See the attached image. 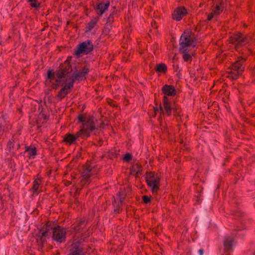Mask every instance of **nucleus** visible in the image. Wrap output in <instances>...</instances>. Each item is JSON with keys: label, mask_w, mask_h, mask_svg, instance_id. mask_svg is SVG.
Masks as SVG:
<instances>
[{"label": "nucleus", "mask_w": 255, "mask_h": 255, "mask_svg": "<svg viewBox=\"0 0 255 255\" xmlns=\"http://www.w3.org/2000/svg\"><path fill=\"white\" fill-rule=\"evenodd\" d=\"M53 233V240L58 243L65 241L66 232L64 228L61 227L54 228L51 223H48L40 229L37 238L39 244H42L46 238L50 237L51 233Z\"/></svg>", "instance_id": "1"}, {"label": "nucleus", "mask_w": 255, "mask_h": 255, "mask_svg": "<svg viewBox=\"0 0 255 255\" xmlns=\"http://www.w3.org/2000/svg\"><path fill=\"white\" fill-rule=\"evenodd\" d=\"M95 129L94 119L93 117L88 118L85 120L83 127L75 135L68 133L65 135L63 141L72 143L80 141V139L86 138L90 135L91 132Z\"/></svg>", "instance_id": "2"}, {"label": "nucleus", "mask_w": 255, "mask_h": 255, "mask_svg": "<svg viewBox=\"0 0 255 255\" xmlns=\"http://www.w3.org/2000/svg\"><path fill=\"white\" fill-rule=\"evenodd\" d=\"M68 69H60L56 73V80L57 82H60L62 80L70 81L72 80L73 84L74 81L76 80H82L88 72V69L87 67H84L81 71H78L71 73Z\"/></svg>", "instance_id": "3"}, {"label": "nucleus", "mask_w": 255, "mask_h": 255, "mask_svg": "<svg viewBox=\"0 0 255 255\" xmlns=\"http://www.w3.org/2000/svg\"><path fill=\"white\" fill-rule=\"evenodd\" d=\"M47 78L50 80V82L54 81L55 82V88H57V87L59 86H62L64 85V87L59 92L57 97L59 99L61 100L64 98L67 94L70 92L71 89L73 87V81L70 80L69 81H67L66 79L65 80H62L60 82H57L56 80V74L48 71Z\"/></svg>", "instance_id": "4"}, {"label": "nucleus", "mask_w": 255, "mask_h": 255, "mask_svg": "<svg viewBox=\"0 0 255 255\" xmlns=\"http://www.w3.org/2000/svg\"><path fill=\"white\" fill-rule=\"evenodd\" d=\"M246 59L242 57H239L231 66L227 72V77L233 80L237 79L240 76L244 70L243 64Z\"/></svg>", "instance_id": "5"}, {"label": "nucleus", "mask_w": 255, "mask_h": 255, "mask_svg": "<svg viewBox=\"0 0 255 255\" xmlns=\"http://www.w3.org/2000/svg\"><path fill=\"white\" fill-rule=\"evenodd\" d=\"M196 39L192 36L189 31H185L181 35L180 39V48H184L186 53L194 55V51L192 48L196 46Z\"/></svg>", "instance_id": "6"}, {"label": "nucleus", "mask_w": 255, "mask_h": 255, "mask_svg": "<svg viewBox=\"0 0 255 255\" xmlns=\"http://www.w3.org/2000/svg\"><path fill=\"white\" fill-rule=\"evenodd\" d=\"M146 181L153 193H155L158 190L160 181V176L159 174L154 172L147 173Z\"/></svg>", "instance_id": "7"}, {"label": "nucleus", "mask_w": 255, "mask_h": 255, "mask_svg": "<svg viewBox=\"0 0 255 255\" xmlns=\"http://www.w3.org/2000/svg\"><path fill=\"white\" fill-rule=\"evenodd\" d=\"M250 40L249 37L241 33H238L231 36L230 42L236 47L243 46L248 43Z\"/></svg>", "instance_id": "8"}, {"label": "nucleus", "mask_w": 255, "mask_h": 255, "mask_svg": "<svg viewBox=\"0 0 255 255\" xmlns=\"http://www.w3.org/2000/svg\"><path fill=\"white\" fill-rule=\"evenodd\" d=\"M96 173L95 169L93 168L89 163H87L82 173L81 181L83 185L88 183L92 176Z\"/></svg>", "instance_id": "9"}, {"label": "nucleus", "mask_w": 255, "mask_h": 255, "mask_svg": "<svg viewBox=\"0 0 255 255\" xmlns=\"http://www.w3.org/2000/svg\"><path fill=\"white\" fill-rule=\"evenodd\" d=\"M93 49V45L90 40L86 41L81 43L75 52L76 55L81 54H87Z\"/></svg>", "instance_id": "10"}, {"label": "nucleus", "mask_w": 255, "mask_h": 255, "mask_svg": "<svg viewBox=\"0 0 255 255\" xmlns=\"http://www.w3.org/2000/svg\"><path fill=\"white\" fill-rule=\"evenodd\" d=\"M219 2L213 1V6L211 10V12L207 16L208 20H211L212 18L219 15L223 11V8L221 7V4Z\"/></svg>", "instance_id": "11"}, {"label": "nucleus", "mask_w": 255, "mask_h": 255, "mask_svg": "<svg viewBox=\"0 0 255 255\" xmlns=\"http://www.w3.org/2000/svg\"><path fill=\"white\" fill-rule=\"evenodd\" d=\"M163 108L160 106V110L161 112L164 111L167 116H170L171 115V110L172 107L169 101V99L167 97L164 96L163 99Z\"/></svg>", "instance_id": "12"}, {"label": "nucleus", "mask_w": 255, "mask_h": 255, "mask_svg": "<svg viewBox=\"0 0 255 255\" xmlns=\"http://www.w3.org/2000/svg\"><path fill=\"white\" fill-rule=\"evenodd\" d=\"M187 13V10L184 7H179L176 8L172 14L174 19L179 21Z\"/></svg>", "instance_id": "13"}, {"label": "nucleus", "mask_w": 255, "mask_h": 255, "mask_svg": "<svg viewBox=\"0 0 255 255\" xmlns=\"http://www.w3.org/2000/svg\"><path fill=\"white\" fill-rule=\"evenodd\" d=\"M109 5V1H107L105 3L99 1L97 4V6L96 8V10L97 14L100 16L102 15L105 12V11L108 9Z\"/></svg>", "instance_id": "14"}, {"label": "nucleus", "mask_w": 255, "mask_h": 255, "mask_svg": "<svg viewBox=\"0 0 255 255\" xmlns=\"http://www.w3.org/2000/svg\"><path fill=\"white\" fill-rule=\"evenodd\" d=\"M162 91L164 94V96H174L176 94V91L174 87L172 85H164L162 88Z\"/></svg>", "instance_id": "15"}, {"label": "nucleus", "mask_w": 255, "mask_h": 255, "mask_svg": "<svg viewBox=\"0 0 255 255\" xmlns=\"http://www.w3.org/2000/svg\"><path fill=\"white\" fill-rule=\"evenodd\" d=\"M234 245V238L229 235L226 236L224 240V249L226 251H230L232 250Z\"/></svg>", "instance_id": "16"}, {"label": "nucleus", "mask_w": 255, "mask_h": 255, "mask_svg": "<svg viewBox=\"0 0 255 255\" xmlns=\"http://www.w3.org/2000/svg\"><path fill=\"white\" fill-rule=\"evenodd\" d=\"M184 47L179 49V51L182 54V57L184 60L186 62L191 61L194 55L188 53H186Z\"/></svg>", "instance_id": "17"}, {"label": "nucleus", "mask_w": 255, "mask_h": 255, "mask_svg": "<svg viewBox=\"0 0 255 255\" xmlns=\"http://www.w3.org/2000/svg\"><path fill=\"white\" fill-rule=\"evenodd\" d=\"M154 69L156 72L160 73H165L167 70L166 65L164 63L157 64Z\"/></svg>", "instance_id": "18"}, {"label": "nucleus", "mask_w": 255, "mask_h": 255, "mask_svg": "<svg viewBox=\"0 0 255 255\" xmlns=\"http://www.w3.org/2000/svg\"><path fill=\"white\" fill-rule=\"evenodd\" d=\"M26 151L28 153L29 156L30 158H34L36 154V148L31 146L26 147Z\"/></svg>", "instance_id": "19"}, {"label": "nucleus", "mask_w": 255, "mask_h": 255, "mask_svg": "<svg viewBox=\"0 0 255 255\" xmlns=\"http://www.w3.org/2000/svg\"><path fill=\"white\" fill-rule=\"evenodd\" d=\"M126 196V193L125 192V189H121V191L118 194L117 200H118V202H120V204H122Z\"/></svg>", "instance_id": "20"}, {"label": "nucleus", "mask_w": 255, "mask_h": 255, "mask_svg": "<svg viewBox=\"0 0 255 255\" xmlns=\"http://www.w3.org/2000/svg\"><path fill=\"white\" fill-rule=\"evenodd\" d=\"M40 184V181L39 179L35 180L34 181L33 185L32 187V190L34 194H37L39 191L38 190V188Z\"/></svg>", "instance_id": "21"}, {"label": "nucleus", "mask_w": 255, "mask_h": 255, "mask_svg": "<svg viewBox=\"0 0 255 255\" xmlns=\"http://www.w3.org/2000/svg\"><path fill=\"white\" fill-rule=\"evenodd\" d=\"M98 20V18H95L94 20H92L91 22H90L87 27V31L91 30L96 25Z\"/></svg>", "instance_id": "22"}, {"label": "nucleus", "mask_w": 255, "mask_h": 255, "mask_svg": "<svg viewBox=\"0 0 255 255\" xmlns=\"http://www.w3.org/2000/svg\"><path fill=\"white\" fill-rule=\"evenodd\" d=\"M4 120L3 118H0V135H1L3 132V123Z\"/></svg>", "instance_id": "23"}, {"label": "nucleus", "mask_w": 255, "mask_h": 255, "mask_svg": "<svg viewBox=\"0 0 255 255\" xmlns=\"http://www.w3.org/2000/svg\"><path fill=\"white\" fill-rule=\"evenodd\" d=\"M29 1L30 2V5L33 7H38L39 5V3H37L36 0H29Z\"/></svg>", "instance_id": "24"}, {"label": "nucleus", "mask_w": 255, "mask_h": 255, "mask_svg": "<svg viewBox=\"0 0 255 255\" xmlns=\"http://www.w3.org/2000/svg\"><path fill=\"white\" fill-rule=\"evenodd\" d=\"M142 199L145 203H148L150 201V198L147 196H143L142 197Z\"/></svg>", "instance_id": "25"}, {"label": "nucleus", "mask_w": 255, "mask_h": 255, "mask_svg": "<svg viewBox=\"0 0 255 255\" xmlns=\"http://www.w3.org/2000/svg\"><path fill=\"white\" fill-rule=\"evenodd\" d=\"M131 156L129 153H127L124 156V157L123 158L124 160H129L131 159Z\"/></svg>", "instance_id": "26"}, {"label": "nucleus", "mask_w": 255, "mask_h": 255, "mask_svg": "<svg viewBox=\"0 0 255 255\" xmlns=\"http://www.w3.org/2000/svg\"><path fill=\"white\" fill-rule=\"evenodd\" d=\"M78 119L80 122H83L84 121V117L80 115L78 117Z\"/></svg>", "instance_id": "27"}, {"label": "nucleus", "mask_w": 255, "mask_h": 255, "mask_svg": "<svg viewBox=\"0 0 255 255\" xmlns=\"http://www.w3.org/2000/svg\"><path fill=\"white\" fill-rule=\"evenodd\" d=\"M198 252H199L200 255H203V252H204L203 250L200 249L199 250Z\"/></svg>", "instance_id": "28"}, {"label": "nucleus", "mask_w": 255, "mask_h": 255, "mask_svg": "<svg viewBox=\"0 0 255 255\" xmlns=\"http://www.w3.org/2000/svg\"><path fill=\"white\" fill-rule=\"evenodd\" d=\"M213 1L219 2L220 3H222V0H213Z\"/></svg>", "instance_id": "29"}, {"label": "nucleus", "mask_w": 255, "mask_h": 255, "mask_svg": "<svg viewBox=\"0 0 255 255\" xmlns=\"http://www.w3.org/2000/svg\"><path fill=\"white\" fill-rule=\"evenodd\" d=\"M111 18H113V16L112 14H110V15L109 16V17L108 19H109V20H110V19H111Z\"/></svg>", "instance_id": "30"}, {"label": "nucleus", "mask_w": 255, "mask_h": 255, "mask_svg": "<svg viewBox=\"0 0 255 255\" xmlns=\"http://www.w3.org/2000/svg\"><path fill=\"white\" fill-rule=\"evenodd\" d=\"M158 111V108H154V112L156 113V112Z\"/></svg>", "instance_id": "31"}, {"label": "nucleus", "mask_w": 255, "mask_h": 255, "mask_svg": "<svg viewBox=\"0 0 255 255\" xmlns=\"http://www.w3.org/2000/svg\"><path fill=\"white\" fill-rule=\"evenodd\" d=\"M70 184V183L69 182H67V184H66L67 186H68Z\"/></svg>", "instance_id": "32"}, {"label": "nucleus", "mask_w": 255, "mask_h": 255, "mask_svg": "<svg viewBox=\"0 0 255 255\" xmlns=\"http://www.w3.org/2000/svg\"><path fill=\"white\" fill-rule=\"evenodd\" d=\"M117 203V201H116V199H115V203H114V205H115V204H116Z\"/></svg>", "instance_id": "33"}, {"label": "nucleus", "mask_w": 255, "mask_h": 255, "mask_svg": "<svg viewBox=\"0 0 255 255\" xmlns=\"http://www.w3.org/2000/svg\"><path fill=\"white\" fill-rule=\"evenodd\" d=\"M254 255H255V252L254 253Z\"/></svg>", "instance_id": "34"}]
</instances>
